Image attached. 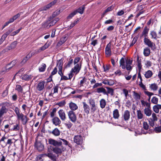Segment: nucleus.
Here are the masks:
<instances>
[{
  "instance_id": "obj_7",
  "label": "nucleus",
  "mask_w": 161,
  "mask_h": 161,
  "mask_svg": "<svg viewBox=\"0 0 161 161\" xmlns=\"http://www.w3.org/2000/svg\"><path fill=\"white\" fill-rule=\"evenodd\" d=\"M17 117L18 119L21 121L23 125H26L29 119L26 116L24 115L22 113Z\"/></svg>"
},
{
  "instance_id": "obj_4",
  "label": "nucleus",
  "mask_w": 161,
  "mask_h": 161,
  "mask_svg": "<svg viewBox=\"0 0 161 161\" xmlns=\"http://www.w3.org/2000/svg\"><path fill=\"white\" fill-rule=\"evenodd\" d=\"M130 112L127 110H125L122 114V122L125 121V122H127L130 119Z\"/></svg>"
},
{
  "instance_id": "obj_26",
  "label": "nucleus",
  "mask_w": 161,
  "mask_h": 161,
  "mask_svg": "<svg viewBox=\"0 0 161 161\" xmlns=\"http://www.w3.org/2000/svg\"><path fill=\"white\" fill-rule=\"evenodd\" d=\"M149 31V29L147 26H145L142 31V35L144 37V38H147V34Z\"/></svg>"
},
{
  "instance_id": "obj_49",
  "label": "nucleus",
  "mask_w": 161,
  "mask_h": 161,
  "mask_svg": "<svg viewBox=\"0 0 161 161\" xmlns=\"http://www.w3.org/2000/svg\"><path fill=\"white\" fill-rule=\"evenodd\" d=\"M58 71L56 67H55L53 71L51 73V75H50L49 78L50 79V80H52V76L55 74H56Z\"/></svg>"
},
{
  "instance_id": "obj_64",
  "label": "nucleus",
  "mask_w": 161,
  "mask_h": 161,
  "mask_svg": "<svg viewBox=\"0 0 161 161\" xmlns=\"http://www.w3.org/2000/svg\"><path fill=\"white\" fill-rule=\"evenodd\" d=\"M58 86L57 85L54 86L53 88V94L58 93Z\"/></svg>"
},
{
  "instance_id": "obj_34",
  "label": "nucleus",
  "mask_w": 161,
  "mask_h": 161,
  "mask_svg": "<svg viewBox=\"0 0 161 161\" xmlns=\"http://www.w3.org/2000/svg\"><path fill=\"white\" fill-rule=\"evenodd\" d=\"M49 20L46 21L42 24V27L44 28H49L51 26H50Z\"/></svg>"
},
{
  "instance_id": "obj_21",
  "label": "nucleus",
  "mask_w": 161,
  "mask_h": 161,
  "mask_svg": "<svg viewBox=\"0 0 161 161\" xmlns=\"http://www.w3.org/2000/svg\"><path fill=\"white\" fill-rule=\"evenodd\" d=\"M32 77V76L31 75L27 74H25L21 76V78L22 80L27 81L31 80Z\"/></svg>"
},
{
  "instance_id": "obj_20",
  "label": "nucleus",
  "mask_w": 161,
  "mask_h": 161,
  "mask_svg": "<svg viewBox=\"0 0 161 161\" xmlns=\"http://www.w3.org/2000/svg\"><path fill=\"white\" fill-rule=\"evenodd\" d=\"M13 126L10 129H8L6 131L4 130L5 132H8L10 130L16 131L19 130V125L18 124H16L15 125H13Z\"/></svg>"
},
{
  "instance_id": "obj_59",
  "label": "nucleus",
  "mask_w": 161,
  "mask_h": 161,
  "mask_svg": "<svg viewBox=\"0 0 161 161\" xmlns=\"http://www.w3.org/2000/svg\"><path fill=\"white\" fill-rule=\"evenodd\" d=\"M152 118H150L149 119H151L152 120H153L155 122L157 120L158 118L156 116V114L155 113H153L152 114Z\"/></svg>"
},
{
  "instance_id": "obj_8",
  "label": "nucleus",
  "mask_w": 161,
  "mask_h": 161,
  "mask_svg": "<svg viewBox=\"0 0 161 161\" xmlns=\"http://www.w3.org/2000/svg\"><path fill=\"white\" fill-rule=\"evenodd\" d=\"M74 142L78 145L82 144L83 142V138L80 135H76L74 137Z\"/></svg>"
},
{
  "instance_id": "obj_53",
  "label": "nucleus",
  "mask_w": 161,
  "mask_h": 161,
  "mask_svg": "<svg viewBox=\"0 0 161 161\" xmlns=\"http://www.w3.org/2000/svg\"><path fill=\"white\" fill-rule=\"evenodd\" d=\"M12 143L13 142H12V139H8L7 142L5 143H4L3 145H2V147H6L8 144H9V146H10Z\"/></svg>"
},
{
  "instance_id": "obj_32",
  "label": "nucleus",
  "mask_w": 161,
  "mask_h": 161,
  "mask_svg": "<svg viewBox=\"0 0 161 161\" xmlns=\"http://www.w3.org/2000/svg\"><path fill=\"white\" fill-rule=\"evenodd\" d=\"M106 88L107 89V92L106 91V94H105V95H107L108 97V96L109 94H110L111 96H113L114 95V90L112 88L108 87H107Z\"/></svg>"
},
{
  "instance_id": "obj_54",
  "label": "nucleus",
  "mask_w": 161,
  "mask_h": 161,
  "mask_svg": "<svg viewBox=\"0 0 161 161\" xmlns=\"http://www.w3.org/2000/svg\"><path fill=\"white\" fill-rule=\"evenodd\" d=\"M15 90H16L18 92L22 93L23 92V88L21 86L19 85L16 86Z\"/></svg>"
},
{
  "instance_id": "obj_28",
  "label": "nucleus",
  "mask_w": 161,
  "mask_h": 161,
  "mask_svg": "<svg viewBox=\"0 0 161 161\" xmlns=\"http://www.w3.org/2000/svg\"><path fill=\"white\" fill-rule=\"evenodd\" d=\"M133 97L134 99L136 100H139L141 99V93L139 94L135 91H133Z\"/></svg>"
},
{
  "instance_id": "obj_60",
  "label": "nucleus",
  "mask_w": 161,
  "mask_h": 161,
  "mask_svg": "<svg viewBox=\"0 0 161 161\" xmlns=\"http://www.w3.org/2000/svg\"><path fill=\"white\" fill-rule=\"evenodd\" d=\"M14 110L15 113L17 117L21 114V113H20L19 112V110L17 107H16L14 109Z\"/></svg>"
},
{
  "instance_id": "obj_29",
  "label": "nucleus",
  "mask_w": 161,
  "mask_h": 161,
  "mask_svg": "<svg viewBox=\"0 0 161 161\" xmlns=\"http://www.w3.org/2000/svg\"><path fill=\"white\" fill-rule=\"evenodd\" d=\"M100 106L102 108H104L106 105V101L105 99H101L99 101Z\"/></svg>"
},
{
  "instance_id": "obj_45",
  "label": "nucleus",
  "mask_w": 161,
  "mask_h": 161,
  "mask_svg": "<svg viewBox=\"0 0 161 161\" xmlns=\"http://www.w3.org/2000/svg\"><path fill=\"white\" fill-rule=\"evenodd\" d=\"M66 40V37H62L60 40L59 42L58 43V46H61L63 44Z\"/></svg>"
},
{
  "instance_id": "obj_46",
  "label": "nucleus",
  "mask_w": 161,
  "mask_h": 161,
  "mask_svg": "<svg viewBox=\"0 0 161 161\" xmlns=\"http://www.w3.org/2000/svg\"><path fill=\"white\" fill-rule=\"evenodd\" d=\"M59 19L58 18H56L54 19L52 21L50 22V26H52L54 25L59 20Z\"/></svg>"
},
{
  "instance_id": "obj_36",
  "label": "nucleus",
  "mask_w": 161,
  "mask_h": 161,
  "mask_svg": "<svg viewBox=\"0 0 161 161\" xmlns=\"http://www.w3.org/2000/svg\"><path fill=\"white\" fill-rule=\"evenodd\" d=\"M150 53V49L147 47L144 49L143 51V54L145 56H148Z\"/></svg>"
},
{
  "instance_id": "obj_25",
  "label": "nucleus",
  "mask_w": 161,
  "mask_h": 161,
  "mask_svg": "<svg viewBox=\"0 0 161 161\" xmlns=\"http://www.w3.org/2000/svg\"><path fill=\"white\" fill-rule=\"evenodd\" d=\"M37 149L39 151H41L43 150L44 148V147L43 144L40 142H38L36 144Z\"/></svg>"
},
{
  "instance_id": "obj_3",
  "label": "nucleus",
  "mask_w": 161,
  "mask_h": 161,
  "mask_svg": "<svg viewBox=\"0 0 161 161\" xmlns=\"http://www.w3.org/2000/svg\"><path fill=\"white\" fill-rule=\"evenodd\" d=\"M66 150L65 148H64L62 146V144L59 146H57L53 148V151L54 153L58 155H60L64 151Z\"/></svg>"
},
{
  "instance_id": "obj_61",
  "label": "nucleus",
  "mask_w": 161,
  "mask_h": 161,
  "mask_svg": "<svg viewBox=\"0 0 161 161\" xmlns=\"http://www.w3.org/2000/svg\"><path fill=\"white\" fill-rule=\"evenodd\" d=\"M76 14V11H74L73 12L70 14L67 17L68 19H70L72 18Z\"/></svg>"
},
{
  "instance_id": "obj_31",
  "label": "nucleus",
  "mask_w": 161,
  "mask_h": 161,
  "mask_svg": "<svg viewBox=\"0 0 161 161\" xmlns=\"http://www.w3.org/2000/svg\"><path fill=\"white\" fill-rule=\"evenodd\" d=\"M16 63V60H13L6 66L7 69H9L14 66Z\"/></svg>"
},
{
  "instance_id": "obj_24",
  "label": "nucleus",
  "mask_w": 161,
  "mask_h": 161,
  "mask_svg": "<svg viewBox=\"0 0 161 161\" xmlns=\"http://www.w3.org/2000/svg\"><path fill=\"white\" fill-rule=\"evenodd\" d=\"M150 88L153 91H156L158 88V86L157 84L154 83L149 85Z\"/></svg>"
},
{
  "instance_id": "obj_50",
  "label": "nucleus",
  "mask_w": 161,
  "mask_h": 161,
  "mask_svg": "<svg viewBox=\"0 0 161 161\" xmlns=\"http://www.w3.org/2000/svg\"><path fill=\"white\" fill-rule=\"evenodd\" d=\"M137 66L139 69V71H141V70L142 68V65L141 64L140 60H139V58L138 56L137 57Z\"/></svg>"
},
{
  "instance_id": "obj_56",
  "label": "nucleus",
  "mask_w": 161,
  "mask_h": 161,
  "mask_svg": "<svg viewBox=\"0 0 161 161\" xmlns=\"http://www.w3.org/2000/svg\"><path fill=\"white\" fill-rule=\"evenodd\" d=\"M57 111V109L55 108H54L53 109L52 112L50 113V117L52 118L54 117L55 115V114Z\"/></svg>"
},
{
  "instance_id": "obj_12",
  "label": "nucleus",
  "mask_w": 161,
  "mask_h": 161,
  "mask_svg": "<svg viewBox=\"0 0 161 161\" xmlns=\"http://www.w3.org/2000/svg\"><path fill=\"white\" fill-rule=\"evenodd\" d=\"M63 61L61 60H59L57 61V67H58V72L59 75L62 74V71L63 69Z\"/></svg>"
},
{
  "instance_id": "obj_33",
  "label": "nucleus",
  "mask_w": 161,
  "mask_h": 161,
  "mask_svg": "<svg viewBox=\"0 0 161 161\" xmlns=\"http://www.w3.org/2000/svg\"><path fill=\"white\" fill-rule=\"evenodd\" d=\"M136 115L138 119H142L143 118V115L140 110H137Z\"/></svg>"
},
{
  "instance_id": "obj_55",
  "label": "nucleus",
  "mask_w": 161,
  "mask_h": 161,
  "mask_svg": "<svg viewBox=\"0 0 161 161\" xmlns=\"http://www.w3.org/2000/svg\"><path fill=\"white\" fill-rule=\"evenodd\" d=\"M143 128L144 129L147 130L149 128V125L147 122H143Z\"/></svg>"
},
{
  "instance_id": "obj_52",
  "label": "nucleus",
  "mask_w": 161,
  "mask_h": 161,
  "mask_svg": "<svg viewBox=\"0 0 161 161\" xmlns=\"http://www.w3.org/2000/svg\"><path fill=\"white\" fill-rule=\"evenodd\" d=\"M17 42L16 41H14L13 42H12L10 46L9 47L8 49L10 50L11 49H14V48L17 44Z\"/></svg>"
},
{
  "instance_id": "obj_51",
  "label": "nucleus",
  "mask_w": 161,
  "mask_h": 161,
  "mask_svg": "<svg viewBox=\"0 0 161 161\" xmlns=\"http://www.w3.org/2000/svg\"><path fill=\"white\" fill-rule=\"evenodd\" d=\"M141 103L142 105V106H146L147 108L150 107V104L146 101H145L143 100H142L141 101Z\"/></svg>"
},
{
  "instance_id": "obj_30",
  "label": "nucleus",
  "mask_w": 161,
  "mask_h": 161,
  "mask_svg": "<svg viewBox=\"0 0 161 161\" xmlns=\"http://www.w3.org/2000/svg\"><path fill=\"white\" fill-rule=\"evenodd\" d=\"M144 111V113L146 116H149L151 115L152 114V111L150 109V107L145 108Z\"/></svg>"
},
{
  "instance_id": "obj_63",
  "label": "nucleus",
  "mask_w": 161,
  "mask_h": 161,
  "mask_svg": "<svg viewBox=\"0 0 161 161\" xmlns=\"http://www.w3.org/2000/svg\"><path fill=\"white\" fill-rule=\"evenodd\" d=\"M103 67L104 69V71L105 72L108 71L110 68V66L108 65H106V66L103 65Z\"/></svg>"
},
{
  "instance_id": "obj_11",
  "label": "nucleus",
  "mask_w": 161,
  "mask_h": 161,
  "mask_svg": "<svg viewBox=\"0 0 161 161\" xmlns=\"http://www.w3.org/2000/svg\"><path fill=\"white\" fill-rule=\"evenodd\" d=\"M48 142L49 144L54 146H59L62 144V142L57 141L52 138L48 139Z\"/></svg>"
},
{
  "instance_id": "obj_37",
  "label": "nucleus",
  "mask_w": 161,
  "mask_h": 161,
  "mask_svg": "<svg viewBox=\"0 0 161 161\" xmlns=\"http://www.w3.org/2000/svg\"><path fill=\"white\" fill-rule=\"evenodd\" d=\"M114 9V7L113 5L108 7L104 11L103 14L102 16L103 17L108 12L112 11Z\"/></svg>"
},
{
  "instance_id": "obj_27",
  "label": "nucleus",
  "mask_w": 161,
  "mask_h": 161,
  "mask_svg": "<svg viewBox=\"0 0 161 161\" xmlns=\"http://www.w3.org/2000/svg\"><path fill=\"white\" fill-rule=\"evenodd\" d=\"M45 156L48 157L53 161H55L56 160V156L51 153H49L47 154H45Z\"/></svg>"
},
{
  "instance_id": "obj_42",
  "label": "nucleus",
  "mask_w": 161,
  "mask_h": 161,
  "mask_svg": "<svg viewBox=\"0 0 161 161\" xmlns=\"http://www.w3.org/2000/svg\"><path fill=\"white\" fill-rule=\"evenodd\" d=\"M48 80L47 81V82L46 83V85L47 86V89L49 90L52 88L53 86V85L52 83L50 82L51 80H50L49 78L48 79Z\"/></svg>"
},
{
  "instance_id": "obj_9",
  "label": "nucleus",
  "mask_w": 161,
  "mask_h": 161,
  "mask_svg": "<svg viewBox=\"0 0 161 161\" xmlns=\"http://www.w3.org/2000/svg\"><path fill=\"white\" fill-rule=\"evenodd\" d=\"M50 46V44L49 43H46L44 46L40 47V48L37 49L35 50V53L36 54H38L45 50L47 48Z\"/></svg>"
},
{
  "instance_id": "obj_23",
  "label": "nucleus",
  "mask_w": 161,
  "mask_h": 161,
  "mask_svg": "<svg viewBox=\"0 0 161 161\" xmlns=\"http://www.w3.org/2000/svg\"><path fill=\"white\" fill-rule=\"evenodd\" d=\"M119 111L118 109H114L113 112V118L115 119H118L119 117Z\"/></svg>"
},
{
  "instance_id": "obj_17",
  "label": "nucleus",
  "mask_w": 161,
  "mask_h": 161,
  "mask_svg": "<svg viewBox=\"0 0 161 161\" xmlns=\"http://www.w3.org/2000/svg\"><path fill=\"white\" fill-rule=\"evenodd\" d=\"M110 47L111 44L110 43H109L107 44L105 48V54L108 56H110L111 55Z\"/></svg>"
},
{
  "instance_id": "obj_18",
  "label": "nucleus",
  "mask_w": 161,
  "mask_h": 161,
  "mask_svg": "<svg viewBox=\"0 0 161 161\" xmlns=\"http://www.w3.org/2000/svg\"><path fill=\"white\" fill-rule=\"evenodd\" d=\"M59 75L61 76V80H70L71 79V78L73 77V75L70 73H69V74H68L69 77H68L67 76H65V75H64L62 71V74Z\"/></svg>"
},
{
  "instance_id": "obj_13",
  "label": "nucleus",
  "mask_w": 161,
  "mask_h": 161,
  "mask_svg": "<svg viewBox=\"0 0 161 161\" xmlns=\"http://www.w3.org/2000/svg\"><path fill=\"white\" fill-rule=\"evenodd\" d=\"M58 114L59 117L62 121H64L66 119V114L63 110H60L58 112Z\"/></svg>"
},
{
  "instance_id": "obj_19",
  "label": "nucleus",
  "mask_w": 161,
  "mask_h": 161,
  "mask_svg": "<svg viewBox=\"0 0 161 161\" xmlns=\"http://www.w3.org/2000/svg\"><path fill=\"white\" fill-rule=\"evenodd\" d=\"M69 106L71 110L70 111H74L77 110L78 108V107L77 105L75 103L73 102H70L69 104Z\"/></svg>"
},
{
  "instance_id": "obj_47",
  "label": "nucleus",
  "mask_w": 161,
  "mask_h": 161,
  "mask_svg": "<svg viewBox=\"0 0 161 161\" xmlns=\"http://www.w3.org/2000/svg\"><path fill=\"white\" fill-rule=\"evenodd\" d=\"M86 81V79L84 77L82 78V79L81 80L79 83V86L80 87H81L83 86V84L85 83Z\"/></svg>"
},
{
  "instance_id": "obj_57",
  "label": "nucleus",
  "mask_w": 161,
  "mask_h": 161,
  "mask_svg": "<svg viewBox=\"0 0 161 161\" xmlns=\"http://www.w3.org/2000/svg\"><path fill=\"white\" fill-rule=\"evenodd\" d=\"M145 93L149 97V98L148 99V100L149 101L150 100L151 98V97L154 94L153 93L151 92H150L148 91H144Z\"/></svg>"
},
{
  "instance_id": "obj_35",
  "label": "nucleus",
  "mask_w": 161,
  "mask_h": 161,
  "mask_svg": "<svg viewBox=\"0 0 161 161\" xmlns=\"http://www.w3.org/2000/svg\"><path fill=\"white\" fill-rule=\"evenodd\" d=\"M96 92L98 93H103L104 95L106 94L105 89L103 87L97 88L96 89Z\"/></svg>"
},
{
  "instance_id": "obj_48",
  "label": "nucleus",
  "mask_w": 161,
  "mask_h": 161,
  "mask_svg": "<svg viewBox=\"0 0 161 161\" xmlns=\"http://www.w3.org/2000/svg\"><path fill=\"white\" fill-rule=\"evenodd\" d=\"M64 125L68 129H70L73 125L72 124L70 121H66L64 123Z\"/></svg>"
},
{
  "instance_id": "obj_38",
  "label": "nucleus",
  "mask_w": 161,
  "mask_h": 161,
  "mask_svg": "<svg viewBox=\"0 0 161 161\" xmlns=\"http://www.w3.org/2000/svg\"><path fill=\"white\" fill-rule=\"evenodd\" d=\"M85 8V5H83L82 7H80L77 9L75 11H76V14L78 13L82 14L83 13L84 10Z\"/></svg>"
},
{
  "instance_id": "obj_41",
  "label": "nucleus",
  "mask_w": 161,
  "mask_h": 161,
  "mask_svg": "<svg viewBox=\"0 0 161 161\" xmlns=\"http://www.w3.org/2000/svg\"><path fill=\"white\" fill-rule=\"evenodd\" d=\"M125 59L124 58H122L120 60L119 64L120 66L121 67L122 69H125Z\"/></svg>"
},
{
  "instance_id": "obj_1",
  "label": "nucleus",
  "mask_w": 161,
  "mask_h": 161,
  "mask_svg": "<svg viewBox=\"0 0 161 161\" xmlns=\"http://www.w3.org/2000/svg\"><path fill=\"white\" fill-rule=\"evenodd\" d=\"M81 66V63H78L75 65L74 67L72 68L70 70V73L73 76L74 74L77 75L80 70Z\"/></svg>"
},
{
  "instance_id": "obj_44",
  "label": "nucleus",
  "mask_w": 161,
  "mask_h": 161,
  "mask_svg": "<svg viewBox=\"0 0 161 161\" xmlns=\"http://www.w3.org/2000/svg\"><path fill=\"white\" fill-rule=\"evenodd\" d=\"M46 66L45 64L43 63L39 68V70L40 72L44 71L46 68Z\"/></svg>"
},
{
  "instance_id": "obj_15",
  "label": "nucleus",
  "mask_w": 161,
  "mask_h": 161,
  "mask_svg": "<svg viewBox=\"0 0 161 161\" xmlns=\"http://www.w3.org/2000/svg\"><path fill=\"white\" fill-rule=\"evenodd\" d=\"M49 133L50 134H52L55 136H58L60 134V130L57 128H55L53 131H48Z\"/></svg>"
},
{
  "instance_id": "obj_62",
  "label": "nucleus",
  "mask_w": 161,
  "mask_h": 161,
  "mask_svg": "<svg viewBox=\"0 0 161 161\" xmlns=\"http://www.w3.org/2000/svg\"><path fill=\"white\" fill-rule=\"evenodd\" d=\"M102 86V83H95V84L92 86L93 89H94L99 86Z\"/></svg>"
},
{
  "instance_id": "obj_40",
  "label": "nucleus",
  "mask_w": 161,
  "mask_h": 161,
  "mask_svg": "<svg viewBox=\"0 0 161 161\" xmlns=\"http://www.w3.org/2000/svg\"><path fill=\"white\" fill-rule=\"evenodd\" d=\"M153 75V73L151 70H149L145 72V76L147 78L151 77Z\"/></svg>"
},
{
  "instance_id": "obj_58",
  "label": "nucleus",
  "mask_w": 161,
  "mask_h": 161,
  "mask_svg": "<svg viewBox=\"0 0 161 161\" xmlns=\"http://www.w3.org/2000/svg\"><path fill=\"white\" fill-rule=\"evenodd\" d=\"M158 99L155 97H154L152 99L151 101V102L155 104H156L158 103Z\"/></svg>"
},
{
  "instance_id": "obj_39",
  "label": "nucleus",
  "mask_w": 161,
  "mask_h": 161,
  "mask_svg": "<svg viewBox=\"0 0 161 161\" xmlns=\"http://www.w3.org/2000/svg\"><path fill=\"white\" fill-rule=\"evenodd\" d=\"M150 35L151 36L152 38L155 40L157 39V34L156 31H152L150 33Z\"/></svg>"
},
{
  "instance_id": "obj_6",
  "label": "nucleus",
  "mask_w": 161,
  "mask_h": 161,
  "mask_svg": "<svg viewBox=\"0 0 161 161\" xmlns=\"http://www.w3.org/2000/svg\"><path fill=\"white\" fill-rule=\"evenodd\" d=\"M68 115L70 120L73 123H75L77 120L76 116L75 113L73 111H69Z\"/></svg>"
},
{
  "instance_id": "obj_43",
  "label": "nucleus",
  "mask_w": 161,
  "mask_h": 161,
  "mask_svg": "<svg viewBox=\"0 0 161 161\" xmlns=\"http://www.w3.org/2000/svg\"><path fill=\"white\" fill-rule=\"evenodd\" d=\"M73 62V59L70 58L67 64L66 65L65 64V68H69L70 67L71 65L72 64Z\"/></svg>"
},
{
  "instance_id": "obj_14",
  "label": "nucleus",
  "mask_w": 161,
  "mask_h": 161,
  "mask_svg": "<svg viewBox=\"0 0 161 161\" xmlns=\"http://www.w3.org/2000/svg\"><path fill=\"white\" fill-rule=\"evenodd\" d=\"M52 122L53 124L55 126L59 125L61 123V121L57 117H54L52 119Z\"/></svg>"
},
{
  "instance_id": "obj_16",
  "label": "nucleus",
  "mask_w": 161,
  "mask_h": 161,
  "mask_svg": "<svg viewBox=\"0 0 161 161\" xmlns=\"http://www.w3.org/2000/svg\"><path fill=\"white\" fill-rule=\"evenodd\" d=\"M83 108L85 113L87 114H88L89 113V111L90 110L89 106L85 102H83Z\"/></svg>"
},
{
  "instance_id": "obj_5",
  "label": "nucleus",
  "mask_w": 161,
  "mask_h": 161,
  "mask_svg": "<svg viewBox=\"0 0 161 161\" xmlns=\"http://www.w3.org/2000/svg\"><path fill=\"white\" fill-rule=\"evenodd\" d=\"M144 43L148 47H151L152 49L154 50L155 48V44L152 42L149 39L147 38H144Z\"/></svg>"
},
{
  "instance_id": "obj_2",
  "label": "nucleus",
  "mask_w": 161,
  "mask_h": 161,
  "mask_svg": "<svg viewBox=\"0 0 161 161\" xmlns=\"http://www.w3.org/2000/svg\"><path fill=\"white\" fill-rule=\"evenodd\" d=\"M89 103L91 107V112L93 113L97 108V104H96L95 101L94 99H89Z\"/></svg>"
},
{
  "instance_id": "obj_22",
  "label": "nucleus",
  "mask_w": 161,
  "mask_h": 161,
  "mask_svg": "<svg viewBox=\"0 0 161 161\" xmlns=\"http://www.w3.org/2000/svg\"><path fill=\"white\" fill-rule=\"evenodd\" d=\"M8 109L5 106H2L0 110V118L2 117L4 114L6 113Z\"/></svg>"
},
{
  "instance_id": "obj_10",
  "label": "nucleus",
  "mask_w": 161,
  "mask_h": 161,
  "mask_svg": "<svg viewBox=\"0 0 161 161\" xmlns=\"http://www.w3.org/2000/svg\"><path fill=\"white\" fill-rule=\"evenodd\" d=\"M45 82L44 81L39 82L36 85V90L39 91H43L45 88Z\"/></svg>"
}]
</instances>
